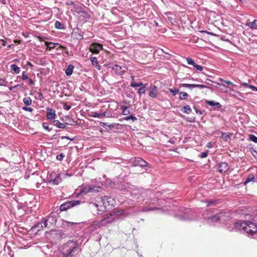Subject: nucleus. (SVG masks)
<instances>
[{"label":"nucleus","instance_id":"obj_1","mask_svg":"<svg viewBox=\"0 0 257 257\" xmlns=\"http://www.w3.org/2000/svg\"><path fill=\"white\" fill-rule=\"evenodd\" d=\"M235 228L243 230L249 235L257 232V214L251 218V220H239L234 223Z\"/></svg>","mask_w":257,"mask_h":257},{"label":"nucleus","instance_id":"obj_2","mask_svg":"<svg viewBox=\"0 0 257 257\" xmlns=\"http://www.w3.org/2000/svg\"><path fill=\"white\" fill-rule=\"evenodd\" d=\"M114 203V200L110 196H105L102 198L97 197L95 202H91L89 203V208L92 210L95 209L99 214V212H103L109 207L112 206Z\"/></svg>","mask_w":257,"mask_h":257},{"label":"nucleus","instance_id":"obj_3","mask_svg":"<svg viewBox=\"0 0 257 257\" xmlns=\"http://www.w3.org/2000/svg\"><path fill=\"white\" fill-rule=\"evenodd\" d=\"M61 257H76L79 249L76 240H69L60 248Z\"/></svg>","mask_w":257,"mask_h":257},{"label":"nucleus","instance_id":"obj_4","mask_svg":"<svg viewBox=\"0 0 257 257\" xmlns=\"http://www.w3.org/2000/svg\"><path fill=\"white\" fill-rule=\"evenodd\" d=\"M117 215V213L116 212H115L113 214L111 213L106 214V216H105L100 221L94 222L93 224L89 226L88 229L92 231L94 229H96L101 226H104L108 223H110L114 220V216H116Z\"/></svg>","mask_w":257,"mask_h":257},{"label":"nucleus","instance_id":"obj_5","mask_svg":"<svg viewBox=\"0 0 257 257\" xmlns=\"http://www.w3.org/2000/svg\"><path fill=\"white\" fill-rule=\"evenodd\" d=\"M202 218L206 220L207 223L210 225L223 219L225 216L224 213H219L215 215H212V213L208 210H206L203 214H202Z\"/></svg>","mask_w":257,"mask_h":257},{"label":"nucleus","instance_id":"obj_6","mask_svg":"<svg viewBox=\"0 0 257 257\" xmlns=\"http://www.w3.org/2000/svg\"><path fill=\"white\" fill-rule=\"evenodd\" d=\"M177 215L181 220H191L195 219L196 213L190 208H182Z\"/></svg>","mask_w":257,"mask_h":257},{"label":"nucleus","instance_id":"obj_7","mask_svg":"<svg viewBox=\"0 0 257 257\" xmlns=\"http://www.w3.org/2000/svg\"><path fill=\"white\" fill-rule=\"evenodd\" d=\"M132 195L133 197V199L134 201L140 203L144 201V198L146 196V191L144 189H135L131 192Z\"/></svg>","mask_w":257,"mask_h":257},{"label":"nucleus","instance_id":"obj_8","mask_svg":"<svg viewBox=\"0 0 257 257\" xmlns=\"http://www.w3.org/2000/svg\"><path fill=\"white\" fill-rule=\"evenodd\" d=\"M57 214L54 212L51 213L49 216L44 219L45 227H50L51 225H55L57 222Z\"/></svg>","mask_w":257,"mask_h":257},{"label":"nucleus","instance_id":"obj_9","mask_svg":"<svg viewBox=\"0 0 257 257\" xmlns=\"http://www.w3.org/2000/svg\"><path fill=\"white\" fill-rule=\"evenodd\" d=\"M81 203L80 200H72L65 202L60 206V211H67L68 209L74 207L76 205H79Z\"/></svg>","mask_w":257,"mask_h":257},{"label":"nucleus","instance_id":"obj_10","mask_svg":"<svg viewBox=\"0 0 257 257\" xmlns=\"http://www.w3.org/2000/svg\"><path fill=\"white\" fill-rule=\"evenodd\" d=\"M102 49V45L97 43H92L89 48L90 51L94 54H98Z\"/></svg>","mask_w":257,"mask_h":257},{"label":"nucleus","instance_id":"obj_11","mask_svg":"<svg viewBox=\"0 0 257 257\" xmlns=\"http://www.w3.org/2000/svg\"><path fill=\"white\" fill-rule=\"evenodd\" d=\"M149 91V96L152 98H155L158 94V88L156 85H152L148 89Z\"/></svg>","mask_w":257,"mask_h":257},{"label":"nucleus","instance_id":"obj_12","mask_svg":"<svg viewBox=\"0 0 257 257\" xmlns=\"http://www.w3.org/2000/svg\"><path fill=\"white\" fill-rule=\"evenodd\" d=\"M132 163L134 166H140L141 167L146 166L148 164L147 162L140 157L135 158Z\"/></svg>","mask_w":257,"mask_h":257},{"label":"nucleus","instance_id":"obj_13","mask_svg":"<svg viewBox=\"0 0 257 257\" xmlns=\"http://www.w3.org/2000/svg\"><path fill=\"white\" fill-rule=\"evenodd\" d=\"M110 68L114 71L115 74L119 76L122 75L125 72L124 70L122 69V67L118 65H114Z\"/></svg>","mask_w":257,"mask_h":257},{"label":"nucleus","instance_id":"obj_14","mask_svg":"<svg viewBox=\"0 0 257 257\" xmlns=\"http://www.w3.org/2000/svg\"><path fill=\"white\" fill-rule=\"evenodd\" d=\"M229 169V165L226 162H221L218 166V171L220 173H225Z\"/></svg>","mask_w":257,"mask_h":257},{"label":"nucleus","instance_id":"obj_15","mask_svg":"<svg viewBox=\"0 0 257 257\" xmlns=\"http://www.w3.org/2000/svg\"><path fill=\"white\" fill-rule=\"evenodd\" d=\"M46 117L48 119H53L56 117L55 111L52 108H47Z\"/></svg>","mask_w":257,"mask_h":257},{"label":"nucleus","instance_id":"obj_16","mask_svg":"<svg viewBox=\"0 0 257 257\" xmlns=\"http://www.w3.org/2000/svg\"><path fill=\"white\" fill-rule=\"evenodd\" d=\"M91 188L90 187L89 185H83L80 188V193L82 195L86 194L88 193H91Z\"/></svg>","mask_w":257,"mask_h":257},{"label":"nucleus","instance_id":"obj_17","mask_svg":"<svg viewBox=\"0 0 257 257\" xmlns=\"http://www.w3.org/2000/svg\"><path fill=\"white\" fill-rule=\"evenodd\" d=\"M218 80L220 82H222L223 84H221L219 83H216L218 85L223 86V87H225V84H228V85H231L233 87L236 86V85L234 84V83H233L231 81L225 80H224L223 79L221 78H219L218 79Z\"/></svg>","mask_w":257,"mask_h":257},{"label":"nucleus","instance_id":"obj_18","mask_svg":"<svg viewBox=\"0 0 257 257\" xmlns=\"http://www.w3.org/2000/svg\"><path fill=\"white\" fill-rule=\"evenodd\" d=\"M90 61L93 66L95 67L98 70L101 69V66L98 64L97 58L95 57H91L90 58Z\"/></svg>","mask_w":257,"mask_h":257},{"label":"nucleus","instance_id":"obj_19","mask_svg":"<svg viewBox=\"0 0 257 257\" xmlns=\"http://www.w3.org/2000/svg\"><path fill=\"white\" fill-rule=\"evenodd\" d=\"M245 26L249 27L251 29H257V20H254L250 23H246Z\"/></svg>","mask_w":257,"mask_h":257},{"label":"nucleus","instance_id":"obj_20","mask_svg":"<svg viewBox=\"0 0 257 257\" xmlns=\"http://www.w3.org/2000/svg\"><path fill=\"white\" fill-rule=\"evenodd\" d=\"M206 102L209 106H216V108L217 109H219L221 107V104L219 102H215V101H211V100H207L206 101Z\"/></svg>","mask_w":257,"mask_h":257},{"label":"nucleus","instance_id":"obj_21","mask_svg":"<svg viewBox=\"0 0 257 257\" xmlns=\"http://www.w3.org/2000/svg\"><path fill=\"white\" fill-rule=\"evenodd\" d=\"M11 70L13 71L15 73L18 74L20 73L21 71V69L19 67H18L15 64H12L10 65Z\"/></svg>","mask_w":257,"mask_h":257},{"label":"nucleus","instance_id":"obj_22","mask_svg":"<svg viewBox=\"0 0 257 257\" xmlns=\"http://www.w3.org/2000/svg\"><path fill=\"white\" fill-rule=\"evenodd\" d=\"M54 124L58 128H65L66 127V124L61 123L58 120H54L53 121Z\"/></svg>","mask_w":257,"mask_h":257},{"label":"nucleus","instance_id":"obj_23","mask_svg":"<svg viewBox=\"0 0 257 257\" xmlns=\"http://www.w3.org/2000/svg\"><path fill=\"white\" fill-rule=\"evenodd\" d=\"M74 68V67L73 65L70 64L68 65L65 70V73L67 76H70L72 74Z\"/></svg>","mask_w":257,"mask_h":257},{"label":"nucleus","instance_id":"obj_24","mask_svg":"<svg viewBox=\"0 0 257 257\" xmlns=\"http://www.w3.org/2000/svg\"><path fill=\"white\" fill-rule=\"evenodd\" d=\"M90 187L91 188V193L98 192L101 190V187L98 185H89Z\"/></svg>","mask_w":257,"mask_h":257},{"label":"nucleus","instance_id":"obj_25","mask_svg":"<svg viewBox=\"0 0 257 257\" xmlns=\"http://www.w3.org/2000/svg\"><path fill=\"white\" fill-rule=\"evenodd\" d=\"M129 108V106L125 105H122L120 106L121 109L122 110V113L123 115H126L130 113Z\"/></svg>","mask_w":257,"mask_h":257},{"label":"nucleus","instance_id":"obj_26","mask_svg":"<svg viewBox=\"0 0 257 257\" xmlns=\"http://www.w3.org/2000/svg\"><path fill=\"white\" fill-rule=\"evenodd\" d=\"M61 182V178L60 175H57L51 183L54 185H58Z\"/></svg>","mask_w":257,"mask_h":257},{"label":"nucleus","instance_id":"obj_27","mask_svg":"<svg viewBox=\"0 0 257 257\" xmlns=\"http://www.w3.org/2000/svg\"><path fill=\"white\" fill-rule=\"evenodd\" d=\"M105 112H104V113H97V112H92V114L90 115V116L93 117L101 118L103 116H105Z\"/></svg>","mask_w":257,"mask_h":257},{"label":"nucleus","instance_id":"obj_28","mask_svg":"<svg viewBox=\"0 0 257 257\" xmlns=\"http://www.w3.org/2000/svg\"><path fill=\"white\" fill-rule=\"evenodd\" d=\"M254 176L253 174H250L247 177L244 184H246L251 181H254Z\"/></svg>","mask_w":257,"mask_h":257},{"label":"nucleus","instance_id":"obj_29","mask_svg":"<svg viewBox=\"0 0 257 257\" xmlns=\"http://www.w3.org/2000/svg\"><path fill=\"white\" fill-rule=\"evenodd\" d=\"M23 101L26 105H31L32 104V99L30 97H26L23 98Z\"/></svg>","mask_w":257,"mask_h":257},{"label":"nucleus","instance_id":"obj_30","mask_svg":"<svg viewBox=\"0 0 257 257\" xmlns=\"http://www.w3.org/2000/svg\"><path fill=\"white\" fill-rule=\"evenodd\" d=\"M182 111L187 114H190L192 110L189 105H186L182 107Z\"/></svg>","mask_w":257,"mask_h":257},{"label":"nucleus","instance_id":"obj_31","mask_svg":"<svg viewBox=\"0 0 257 257\" xmlns=\"http://www.w3.org/2000/svg\"><path fill=\"white\" fill-rule=\"evenodd\" d=\"M55 27L56 28L60 30H63L65 29V27L64 26L63 24L59 21H56L55 23Z\"/></svg>","mask_w":257,"mask_h":257},{"label":"nucleus","instance_id":"obj_32","mask_svg":"<svg viewBox=\"0 0 257 257\" xmlns=\"http://www.w3.org/2000/svg\"><path fill=\"white\" fill-rule=\"evenodd\" d=\"M43 223H44V220L42 221L37 223L35 225L34 227L35 228H37L38 230H40L43 228H45L44 226V224Z\"/></svg>","mask_w":257,"mask_h":257},{"label":"nucleus","instance_id":"obj_33","mask_svg":"<svg viewBox=\"0 0 257 257\" xmlns=\"http://www.w3.org/2000/svg\"><path fill=\"white\" fill-rule=\"evenodd\" d=\"M144 86V84L142 82L137 83L135 81H132L130 84V86L132 87H139V86Z\"/></svg>","mask_w":257,"mask_h":257},{"label":"nucleus","instance_id":"obj_34","mask_svg":"<svg viewBox=\"0 0 257 257\" xmlns=\"http://www.w3.org/2000/svg\"><path fill=\"white\" fill-rule=\"evenodd\" d=\"M49 47V49H54L56 46H59L58 43H54L52 42H47L46 44Z\"/></svg>","mask_w":257,"mask_h":257},{"label":"nucleus","instance_id":"obj_35","mask_svg":"<svg viewBox=\"0 0 257 257\" xmlns=\"http://www.w3.org/2000/svg\"><path fill=\"white\" fill-rule=\"evenodd\" d=\"M179 95V98L181 100L185 99L188 96V93L185 92H181Z\"/></svg>","mask_w":257,"mask_h":257},{"label":"nucleus","instance_id":"obj_36","mask_svg":"<svg viewBox=\"0 0 257 257\" xmlns=\"http://www.w3.org/2000/svg\"><path fill=\"white\" fill-rule=\"evenodd\" d=\"M249 140L255 143H257V137L254 135L249 134L248 135Z\"/></svg>","mask_w":257,"mask_h":257},{"label":"nucleus","instance_id":"obj_37","mask_svg":"<svg viewBox=\"0 0 257 257\" xmlns=\"http://www.w3.org/2000/svg\"><path fill=\"white\" fill-rule=\"evenodd\" d=\"M57 174L55 172L51 173L48 177V180L50 183H52L53 181V180L55 178V177L57 176Z\"/></svg>","mask_w":257,"mask_h":257},{"label":"nucleus","instance_id":"obj_38","mask_svg":"<svg viewBox=\"0 0 257 257\" xmlns=\"http://www.w3.org/2000/svg\"><path fill=\"white\" fill-rule=\"evenodd\" d=\"M124 119L125 120H129L130 119H132L133 121H135L137 120V117L135 116H134L133 114H131V115H130L129 116H127L125 117L124 118Z\"/></svg>","mask_w":257,"mask_h":257},{"label":"nucleus","instance_id":"obj_39","mask_svg":"<svg viewBox=\"0 0 257 257\" xmlns=\"http://www.w3.org/2000/svg\"><path fill=\"white\" fill-rule=\"evenodd\" d=\"M217 202V200H207L205 201V202L207 204V206H210L211 205H214Z\"/></svg>","mask_w":257,"mask_h":257},{"label":"nucleus","instance_id":"obj_40","mask_svg":"<svg viewBox=\"0 0 257 257\" xmlns=\"http://www.w3.org/2000/svg\"><path fill=\"white\" fill-rule=\"evenodd\" d=\"M7 83H8V82H7L6 78H5V77L0 78V86H7Z\"/></svg>","mask_w":257,"mask_h":257},{"label":"nucleus","instance_id":"obj_41","mask_svg":"<svg viewBox=\"0 0 257 257\" xmlns=\"http://www.w3.org/2000/svg\"><path fill=\"white\" fill-rule=\"evenodd\" d=\"M158 208L157 207H143L142 209V211H151L154 210L156 209H158Z\"/></svg>","mask_w":257,"mask_h":257},{"label":"nucleus","instance_id":"obj_42","mask_svg":"<svg viewBox=\"0 0 257 257\" xmlns=\"http://www.w3.org/2000/svg\"><path fill=\"white\" fill-rule=\"evenodd\" d=\"M181 86H183V87H188L189 88H190V89H192L193 88H194V86H195V84H186V83H183V84H181L180 85Z\"/></svg>","mask_w":257,"mask_h":257},{"label":"nucleus","instance_id":"obj_43","mask_svg":"<svg viewBox=\"0 0 257 257\" xmlns=\"http://www.w3.org/2000/svg\"><path fill=\"white\" fill-rule=\"evenodd\" d=\"M74 223L72 222H69L67 221H63L62 225L64 226H72L74 225Z\"/></svg>","mask_w":257,"mask_h":257},{"label":"nucleus","instance_id":"obj_44","mask_svg":"<svg viewBox=\"0 0 257 257\" xmlns=\"http://www.w3.org/2000/svg\"><path fill=\"white\" fill-rule=\"evenodd\" d=\"M18 77H21V78L23 80H25L29 79L28 75L26 73V72H25V71H23L22 72V74L21 76H18Z\"/></svg>","mask_w":257,"mask_h":257},{"label":"nucleus","instance_id":"obj_45","mask_svg":"<svg viewBox=\"0 0 257 257\" xmlns=\"http://www.w3.org/2000/svg\"><path fill=\"white\" fill-rule=\"evenodd\" d=\"M42 126L45 130H47L48 132H50L52 130L51 128H50L49 127V124L48 123L43 122Z\"/></svg>","mask_w":257,"mask_h":257},{"label":"nucleus","instance_id":"obj_46","mask_svg":"<svg viewBox=\"0 0 257 257\" xmlns=\"http://www.w3.org/2000/svg\"><path fill=\"white\" fill-rule=\"evenodd\" d=\"M145 86H144L141 87L138 89V93L140 95L142 94H145Z\"/></svg>","mask_w":257,"mask_h":257},{"label":"nucleus","instance_id":"obj_47","mask_svg":"<svg viewBox=\"0 0 257 257\" xmlns=\"http://www.w3.org/2000/svg\"><path fill=\"white\" fill-rule=\"evenodd\" d=\"M186 61L187 62V63L189 65H192L193 66L194 65H195V62H194V60L192 59H191V58H189V57L186 58Z\"/></svg>","mask_w":257,"mask_h":257},{"label":"nucleus","instance_id":"obj_48","mask_svg":"<svg viewBox=\"0 0 257 257\" xmlns=\"http://www.w3.org/2000/svg\"><path fill=\"white\" fill-rule=\"evenodd\" d=\"M65 155L63 153H61L57 156L56 159L59 161H62Z\"/></svg>","mask_w":257,"mask_h":257},{"label":"nucleus","instance_id":"obj_49","mask_svg":"<svg viewBox=\"0 0 257 257\" xmlns=\"http://www.w3.org/2000/svg\"><path fill=\"white\" fill-rule=\"evenodd\" d=\"M195 87H197L200 89H202V88H209V87H207V86L202 85V84H195L194 88H195Z\"/></svg>","mask_w":257,"mask_h":257},{"label":"nucleus","instance_id":"obj_50","mask_svg":"<svg viewBox=\"0 0 257 257\" xmlns=\"http://www.w3.org/2000/svg\"><path fill=\"white\" fill-rule=\"evenodd\" d=\"M222 138H224L225 141H227L228 139H230V136L229 135H226V133H222Z\"/></svg>","mask_w":257,"mask_h":257},{"label":"nucleus","instance_id":"obj_51","mask_svg":"<svg viewBox=\"0 0 257 257\" xmlns=\"http://www.w3.org/2000/svg\"><path fill=\"white\" fill-rule=\"evenodd\" d=\"M193 66L198 70H199V71H202L203 70V67L200 66V65H197L195 63V65H193Z\"/></svg>","mask_w":257,"mask_h":257},{"label":"nucleus","instance_id":"obj_52","mask_svg":"<svg viewBox=\"0 0 257 257\" xmlns=\"http://www.w3.org/2000/svg\"><path fill=\"white\" fill-rule=\"evenodd\" d=\"M205 83L209 85H212L213 83H215V82L212 81L210 79H206V80L205 81Z\"/></svg>","mask_w":257,"mask_h":257},{"label":"nucleus","instance_id":"obj_53","mask_svg":"<svg viewBox=\"0 0 257 257\" xmlns=\"http://www.w3.org/2000/svg\"><path fill=\"white\" fill-rule=\"evenodd\" d=\"M22 109L24 110H26V111H29V112H32L33 111V110L32 108L28 107H27V106H23L22 107Z\"/></svg>","mask_w":257,"mask_h":257},{"label":"nucleus","instance_id":"obj_54","mask_svg":"<svg viewBox=\"0 0 257 257\" xmlns=\"http://www.w3.org/2000/svg\"><path fill=\"white\" fill-rule=\"evenodd\" d=\"M169 91L174 96L176 95V94L178 92V89H170Z\"/></svg>","mask_w":257,"mask_h":257},{"label":"nucleus","instance_id":"obj_55","mask_svg":"<svg viewBox=\"0 0 257 257\" xmlns=\"http://www.w3.org/2000/svg\"><path fill=\"white\" fill-rule=\"evenodd\" d=\"M208 155V152H203L200 155V157L201 158H206Z\"/></svg>","mask_w":257,"mask_h":257},{"label":"nucleus","instance_id":"obj_56","mask_svg":"<svg viewBox=\"0 0 257 257\" xmlns=\"http://www.w3.org/2000/svg\"><path fill=\"white\" fill-rule=\"evenodd\" d=\"M38 99L40 100H42L43 98H44V96H43V94L39 92H38Z\"/></svg>","mask_w":257,"mask_h":257},{"label":"nucleus","instance_id":"obj_57","mask_svg":"<svg viewBox=\"0 0 257 257\" xmlns=\"http://www.w3.org/2000/svg\"><path fill=\"white\" fill-rule=\"evenodd\" d=\"M63 108L67 110H68L71 108V106L67 105L66 103H64Z\"/></svg>","mask_w":257,"mask_h":257},{"label":"nucleus","instance_id":"obj_58","mask_svg":"<svg viewBox=\"0 0 257 257\" xmlns=\"http://www.w3.org/2000/svg\"><path fill=\"white\" fill-rule=\"evenodd\" d=\"M100 125L103 127L104 126H108V127H111V125H108L107 123L106 122H101L100 123Z\"/></svg>","mask_w":257,"mask_h":257},{"label":"nucleus","instance_id":"obj_59","mask_svg":"<svg viewBox=\"0 0 257 257\" xmlns=\"http://www.w3.org/2000/svg\"><path fill=\"white\" fill-rule=\"evenodd\" d=\"M61 139L62 140L67 139V140H70V141H73V139H71L69 137H67V136H62V137H61Z\"/></svg>","mask_w":257,"mask_h":257},{"label":"nucleus","instance_id":"obj_60","mask_svg":"<svg viewBox=\"0 0 257 257\" xmlns=\"http://www.w3.org/2000/svg\"><path fill=\"white\" fill-rule=\"evenodd\" d=\"M20 86V85L17 84V85H15L14 86H11V87H9V89L10 90H13L14 88H17V87H19Z\"/></svg>","mask_w":257,"mask_h":257},{"label":"nucleus","instance_id":"obj_61","mask_svg":"<svg viewBox=\"0 0 257 257\" xmlns=\"http://www.w3.org/2000/svg\"><path fill=\"white\" fill-rule=\"evenodd\" d=\"M194 108L195 109V111H196V112L197 114H203V111H201L200 110L196 109L195 107H194Z\"/></svg>","mask_w":257,"mask_h":257},{"label":"nucleus","instance_id":"obj_62","mask_svg":"<svg viewBox=\"0 0 257 257\" xmlns=\"http://www.w3.org/2000/svg\"><path fill=\"white\" fill-rule=\"evenodd\" d=\"M29 79V84L30 85H32L34 84V81L32 79Z\"/></svg>","mask_w":257,"mask_h":257},{"label":"nucleus","instance_id":"obj_63","mask_svg":"<svg viewBox=\"0 0 257 257\" xmlns=\"http://www.w3.org/2000/svg\"><path fill=\"white\" fill-rule=\"evenodd\" d=\"M250 87L252 89V90L257 91V87L252 85H250Z\"/></svg>","mask_w":257,"mask_h":257},{"label":"nucleus","instance_id":"obj_64","mask_svg":"<svg viewBox=\"0 0 257 257\" xmlns=\"http://www.w3.org/2000/svg\"><path fill=\"white\" fill-rule=\"evenodd\" d=\"M27 65L29 66H30L31 68H33V65L30 62H27Z\"/></svg>","mask_w":257,"mask_h":257}]
</instances>
